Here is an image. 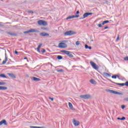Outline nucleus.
Instances as JSON below:
<instances>
[{
  "mask_svg": "<svg viewBox=\"0 0 128 128\" xmlns=\"http://www.w3.org/2000/svg\"><path fill=\"white\" fill-rule=\"evenodd\" d=\"M61 52H63L68 56L69 58H74V55L72 54V52H70V51L66 50H61Z\"/></svg>",
  "mask_w": 128,
  "mask_h": 128,
  "instance_id": "nucleus-1",
  "label": "nucleus"
},
{
  "mask_svg": "<svg viewBox=\"0 0 128 128\" xmlns=\"http://www.w3.org/2000/svg\"><path fill=\"white\" fill-rule=\"evenodd\" d=\"M90 64L92 68H94V70H98L100 68V66H98L96 64L94 63L92 61L90 62Z\"/></svg>",
  "mask_w": 128,
  "mask_h": 128,
  "instance_id": "nucleus-2",
  "label": "nucleus"
},
{
  "mask_svg": "<svg viewBox=\"0 0 128 128\" xmlns=\"http://www.w3.org/2000/svg\"><path fill=\"white\" fill-rule=\"evenodd\" d=\"M38 26H48V23L46 22L44 20H38Z\"/></svg>",
  "mask_w": 128,
  "mask_h": 128,
  "instance_id": "nucleus-3",
  "label": "nucleus"
},
{
  "mask_svg": "<svg viewBox=\"0 0 128 128\" xmlns=\"http://www.w3.org/2000/svg\"><path fill=\"white\" fill-rule=\"evenodd\" d=\"M106 92H110V94H122L120 92H118L116 91H114L113 90H110V89H108L106 90Z\"/></svg>",
  "mask_w": 128,
  "mask_h": 128,
  "instance_id": "nucleus-4",
  "label": "nucleus"
},
{
  "mask_svg": "<svg viewBox=\"0 0 128 128\" xmlns=\"http://www.w3.org/2000/svg\"><path fill=\"white\" fill-rule=\"evenodd\" d=\"M58 48H68V45L64 42H60L58 44Z\"/></svg>",
  "mask_w": 128,
  "mask_h": 128,
  "instance_id": "nucleus-5",
  "label": "nucleus"
},
{
  "mask_svg": "<svg viewBox=\"0 0 128 128\" xmlns=\"http://www.w3.org/2000/svg\"><path fill=\"white\" fill-rule=\"evenodd\" d=\"M81 98H84V100H88V98H90V94H85L80 96Z\"/></svg>",
  "mask_w": 128,
  "mask_h": 128,
  "instance_id": "nucleus-6",
  "label": "nucleus"
},
{
  "mask_svg": "<svg viewBox=\"0 0 128 128\" xmlns=\"http://www.w3.org/2000/svg\"><path fill=\"white\" fill-rule=\"evenodd\" d=\"M65 36H72V34H76V32L72 31H68L65 32Z\"/></svg>",
  "mask_w": 128,
  "mask_h": 128,
  "instance_id": "nucleus-7",
  "label": "nucleus"
},
{
  "mask_svg": "<svg viewBox=\"0 0 128 128\" xmlns=\"http://www.w3.org/2000/svg\"><path fill=\"white\" fill-rule=\"evenodd\" d=\"M30 32H38V30L36 29L32 28L28 31L24 32V34H28Z\"/></svg>",
  "mask_w": 128,
  "mask_h": 128,
  "instance_id": "nucleus-8",
  "label": "nucleus"
},
{
  "mask_svg": "<svg viewBox=\"0 0 128 128\" xmlns=\"http://www.w3.org/2000/svg\"><path fill=\"white\" fill-rule=\"evenodd\" d=\"M73 124H74V126H80V122L76 120V119H74L73 120Z\"/></svg>",
  "mask_w": 128,
  "mask_h": 128,
  "instance_id": "nucleus-9",
  "label": "nucleus"
},
{
  "mask_svg": "<svg viewBox=\"0 0 128 128\" xmlns=\"http://www.w3.org/2000/svg\"><path fill=\"white\" fill-rule=\"evenodd\" d=\"M4 124V126H8V123H6V120H3L0 122V126Z\"/></svg>",
  "mask_w": 128,
  "mask_h": 128,
  "instance_id": "nucleus-10",
  "label": "nucleus"
},
{
  "mask_svg": "<svg viewBox=\"0 0 128 128\" xmlns=\"http://www.w3.org/2000/svg\"><path fill=\"white\" fill-rule=\"evenodd\" d=\"M40 36H50V34L48 33L43 32H41L40 34Z\"/></svg>",
  "mask_w": 128,
  "mask_h": 128,
  "instance_id": "nucleus-11",
  "label": "nucleus"
},
{
  "mask_svg": "<svg viewBox=\"0 0 128 128\" xmlns=\"http://www.w3.org/2000/svg\"><path fill=\"white\" fill-rule=\"evenodd\" d=\"M5 59L4 60H3L2 62V64H6V62H8V57L6 56V54H5Z\"/></svg>",
  "mask_w": 128,
  "mask_h": 128,
  "instance_id": "nucleus-12",
  "label": "nucleus"
},
{
  "mask_svg": "<svg viewBox=\"0 0 128 128\" xmlns=\"http://www.w3.org/2000/svg\"><path fill=\"white\" fill-rule=\"evenodd\" d=\"M8 75L10 78H16V75L13 74H8Z\"/></svg>",
  "mask_w": 128,
  "mask_h": 128,
  "instance_id": "nucleus-13",
  "label": "nucleus"
},
{
  "mask_svg": "<svg viewBox=\"0 0 128 128\" xmlns=\"http://www.w3.org/2000/svg\"><path fill=\"white\" fill-rule=\"evenodd\" d=\"M90 82L92 84H96V80L94 79H91L90 80Z\"/></svg>",
  "mask_w": 128,
  "mask_h": 128,
  "instance_id": "nucleus-14",
  "label": "nucleus"
},
{
  "mask_svg": "<svg viewBox=\"0 0 128 128\" xmlns=\"http://www.w3.org/2000/svg\"><path fill=\"white\" fill-rule=\"evenodd\" d=\"M42 44H40L38 46V47L37 48V52H40V48H42Z\"/></svg>",
  "mask_w": 128,
  "mask_h": 128,
  "instance_id": "nucleus-15",
  "label": "nucleus"
},
{
  "mask_svg": "<svg viewBox=\"0 0 128 128\" xmlns=\"http://www.w3.org/2000/svg\"><path fill=\"white\" fill-rule=\"evenodd\" d=\"M32 80L34 82H40V78H36V77H32Z\"/></svg>",
  "mask_w": 128,
  "mask_h": 128,
  "instance_id": "nucleus-16",
  "label": "nucleus"
},
{
  "mask_svg": "<svg viewBox=\"0 0 128 128\" xmlns=\"http://www.w3.org/2000/svg\"><path fill=\"white\" fill-rule=\"evenodd\" d=\"M8 90V88L2 86H0V90Z\"/></svg>",
  "mask_w": 128,
  "mask_h": 128,
  "instance_id": "nucleus-17",
  "label": "nucleus"
},
{
  "mask_svg": "<svg viewBox=\"0 0 128 128\" xmlns=\"http://www.w3.org/2000/svg\"><path fill=\"white\" fill-rule=\"evenodd\" d=\"M113 84H117L118 86H124V83H116L114 82H112Z\"/></svg>",
  "mask_w": 128,
  "mask_h": 128,
  "instance_id": "nucleus-18",
  "label": "nucleus"
},
{
  "mask_svg": "<svg viewBox=\"0 0 128 128\" xmlns=\"http://www.w3.org/2000/svg\"><path fill=\"white\" fill-rule=\"evenodd\" d=\"M104 78H108V76L110 77V74H109L108 73L106 72H104Z\"/></svg>",
  "mask_w": 128,
  "mask_h": 128,
  "instance_id": "nucleus-19",
  "label": "nucleus"
},
{
  "mask_svg": "<svg viewBox=\"0 0 128 128\" xmlns=\"http://www.w3.org/2000/svg\"><path fill=\"white\" fill-rule=\"evenodd\" d=\"M68 106H69V108L71 110H72V108H74V106H72V103H70V102H68Z\"/></svg>",
  "mask_w": 128,
  "mask_h": 128,
  "instance_id": "nucleus-20",
  "label": "nucleus"
},
{
  "mask_svg": "<svg viewBox=\"0 0 128 128\" xmlns=\"http://www.w3.org/2000/svg\"><path fill=\"white\" fill-rule=\"evenodd\" d=\"M108 22H110L109 20H104L102 22V26H104V25L106 24H108Z\"/></svg>",
  "mask_w": 128,
  "mask_h": 128,
  "instance_id": "nucleus-21",
  "label": "nucleus"
},
{
  "mask_svg": "<svg viewBox=\"0 0 128 128\" xmlns=\"http://www.w3.org/2000/svg\"><path fill=\"white\" fill-rule=\"evenodd\" d=\"M88 14H86V12L83 14V18H82L84 20V18H88Z\"/></svg>",
  "mask_w": 128,
  "mask_h": 128,
  "instance_id": "nucleus-22",
  "label": "nucleus"
},
{
  "mask_svg": "<svg viewBox=\"0 0 128 128\" xmlns=\"http://www.w3.org/2000/svg\"><path fill=\"white\" fill-rule=\"evenodd\" d=\"M0 78H6V75H4V74H0Z\"/></svg>",
  "mask_w": 128,
  "mask_h": 128,
  "instance_id": "nucleus-23",
  "label": "nucleus"
},
{
  "mask_svg": "<svg viewBox=\"0 0 128 128\" xmlns=\"http://www.w3.org/2000/svg\"><path fill=\"white\" fill-rule=\"evenodd\" d=\"M116 76H118V78H120V76L118 75H114L112 76V78H116Z\"/></svg>",
  "mask_w": 128,
  "mask_h": 128,
  "instance_id": "nucleus-24",
  "label": "nucleus"
},
{
  "mask_svg": "<svg viewBox=\"0 0 128 128\" xmlns=\"http://www.w3.org/2000/svg\"><path fill=\"white\" fill-rule=\"evenodd\" d=\"M72 18H74V16H68V17L66 18V20H70V19H72Z\"/></svg>",
  "mask_w": 128,
  "mask_h": 128,
  "instance_id": "nucleus-25",
  "label": "nucleus"
},
{
  "mask_svg": "<svg viewBox=\"0 0 128 128\" xmlns=\"http://www.w3.org/2000/svg\"><path fill=\"white\" fill-rule=\"evenodd\" d=\"M30 128H44V127H40L36 126H30Z\"/></svg>",
  "mask_w": 128,
  "mask_h": 128,
  "instance_id": "nucleus-26",
  "label": "nucleus"
},
{
  "mask_svg": "<svg viewBox=\"0 0 128 128\" xmlns=\"http://www.w3.org/2000/svg\"><path fill=\"white\" fill-rule=\"evenodd\" d=\"M57 58H58V60H62V56H57Z\"/></svg>",
  "mask_w": 128,
  "mask_h": 128,
  "instance_id": "nucleus-27",
  "label": "nucleus"
},
{
  "mask_svg": "<svg viewBox=\"0 0 128 128\" xmlns=\"http://www.w3.org/2000/svg\"><path fill=\"white\" fill-rule=\"evenodd\" d=\"M6 82H0V86H4V84H6Z\"/></svg>",
  "mask_w": 128,
  "mask_h": 128,
  "instance_id": "nucleus-28",
  "label": "nucleus"
},
{
  "mask_svg": "<svg viewBox=\"0 0 128 128\" xmlns=\"http://www.w3.org/2000/svg\"><path fill=\"white\" fill-rule=\"evenodd\" d=\"M86 14H87L88 16L92 15V12H86Z\"/></svg>",
  "mask_w": 128,
  "mask_h": 128,
  "instance_id": "nucleus-29",
  "label": "nucleus"
},
{
  "mask_svg": "<svg viewBox=\"0 0 128 128\" xmlns=\"http://www.w3.org/2000/svg\"><path fill=\"white\" fill-rule=\"evenodd\" d=\"M57 72H64V70L60 69L59 70H58Z\"/></svg>",
  "mask_w": 128,
  "mask_h": 128,
  "instance_id": "nucleus-30",
  "label": "nucleus"
},
{
  "mask_svg": "<svg viewBox=\"0 0 128 128\" xmlns=\"http://www.w3.org/2000/svg\"><path fill=\"white\" fill-rule=\"evenodd\" d=\"M7 34H10V36H14V34H12V32H7Z\"/></svg>",
  "mask_w": 128,
  "mask_h": 128,
  "instance_id": "nucleus-31",
  "label": "nucleus"
},
{
  "mask_svg": "<svg viewBox=\"0 0 128 128\" xmlns=\"http://www.w3.org/2000/svg\"><path fill=\"white\" fill-rule=\"evenodd\" d=\"M80 41H76V46H80Z\"/></svg>",
  "mask_w": 128,
  "mask_h": 128,
  "instance_id": "nucleus-32",
  "label": "nucleus"
},
{
  "mask_svg": "<svg viewBox=\"0 0 128 128\" xmlns=\"http://www.w3.org/2000/svg\"><path fill=\"white\" fill-rule=\"evenodd\" d=\"M74 18H79L80 17V15L78 14V15H75V16H73Z\"/></svg>",
  "mask_w": 128,
  "mask_h": 128,
  "instance_id": "nucleus-33",
  "label": "nucleus"
},
{
  "mask_svg": "<svg viewBox=\"0 0 128 128\" xmlns=\"http://www.w3.org/2000/svg\"><path fill=\"white\" fill-rule=\"evenodd\" d=\"M88 44H85V48H86V50H88Z\"/></svg>",
  "mask_w": 128,
  "mask_h": 128,
  "instance_id": "nucleus-34",
  "label": "nucleus"
},
{
  "mask_svg": "<svg viewBox=\"0 0 128 128\" xmlns=\"http://www.w3.org/2000/svg\"><path fill=\"white\" fill-rule=\"evenodd\" d=\"M0 26H4V24L2 22H0Z\"/></svg>",
  "mask_w": 128,
  "mask_h": 128,
  "instance_id": "nucleus-35",
  "label": "nucleus"
},
{
  "mask_svg": "<svg viewBox=\"0 0 128 128\" xmlns=\"http://www.w3.org/2000/svg\"><path fill=\"white\" fill-rule=\"evenodd\" d=\"M120 40V36L118 35V37H117V38L116 40V42H118V40Z\"/></svg>",
  "mask_w": 128,
  "mask_h": 128,
  "instance_id": "nucleus-36",
  "label": "nucleus"
},
{
  "mask_svg": "<svg viewBox=\"0 0 128 128\" xmlns=\"http://www.w3.org/2000/svg\"><path fill=\"white\" fill-rule=\"evenodd\" d=\"M42 54H44V52H46V50L42 49Z\"/></svg>",
  "mask_w": 128,
  "mask_h": 128,
  "instance_id": "nucleus-37",
  "label": "nucleus"
},
{
  "mask_svg": "<svg viewBox=\"0 0 128 128\" xmlns=\"http://www.w3.org/2000/svg\"><path fill=\"white\" fill-rule=\"evenodd\" d=\"M124 86H128V82H126L124 84Z\"/></svg>",
  "mask_w": 128,
  "mask_h": 128,
  "instance_id": "nucleus-38",
  "label": "nucleus"
},
{
  "mask_svg": "<svg viewBox=\"0 0 128 128\" xmlns=\"http://www.w3.org/2000/svg\"><path fill=\"white\" fill-rule=\"evenodd\" d=\"M124 100L125 102H128V98H124Z\"/></svg>",
  "mask_w": 128,
  "mask_h": 128,
  "instance_id": "nucleus-39",
  "label": "nucleus"
},
{
  "mask_svg": "<svg viewBox=\"0 0 128 128\" xmlns=\"http://www.w3.org/2000/svg\"><path fill=\"white\" fill-rule=\"evenodd\" d=\"M121 108H122V110H124L126 108V106H124V105H122L121 106Z\"/></svg>",
  "mask_w": 128,
  "mask_h": 128,
  "instance_id": "nucleus-40",
  "label": "nucleus"
},
{
  "mask_svg": "<svg viewBox=\"0 0 128 128\" xmlns=\"http://www.w3.org/2000/svg\"><path fill=\"white\" fill-rule=\"evenodd\" d=\"M126 120V118L124 117H122L121 118L120 120Z\"/></svg>",
  "mask_w": 128,
  "mask_h": 128,
  "instance_id": "nucleus-41",
  "label": "nucleus"
},
{
  "mask_svg": "<svg viewBox=\"0 0 128 128\" xmlns=\"http://www.w3.org/2000/svg\"><path fill=\"white\" fill-rule=\"evenodd\" d=\"M98 28H102V24H98Z\"/></svg>",
  "mask_w": 128,
  "mask_h": 128,
  "instance_id": "nucleus-42",
  "label": "nucleus"
},
{
  "mask_svg": "<svg viewBox=\"0 0 128 128\" xmlns=\"http://www.w3.org/2000/svg\"><path fill=\"white\" fill-rule=\"evenodd\" d=\"M124 60H128V57H126L124 58Z\"/></svg>",
  "mask_w": 128,
  "mask_h": 128,
  "instance_id": "nucleus-43",
  "label": "nucleus"
},
{
  "mask_svg": "<svg viewBox=\"0 0 128 128\" xmlns=\"http://www.w3.org/2000/svg\"><path fill=\"white\" fill-rule=\"evenodd\" d=\"M49 100H50L52 102L54 100V98H52L50 97H49Z\"/></svg>",
  "mask_w": 128,
  "mask_h": 128,
  "instance_id": "nucleus-44",
  "label": "nucleus"
},
{
  "mask_svg": "<svg viewBox=\"0 0 128 128\" xmlns=\"http://www.w3.org/2000/svg\"><path fill=\"white\" fill-rule=\"evenodd\" d=\"M28 12H29V14H34L32 11H28Z\"/></svg>",
  "mask_w": 128,
  "mask_h": 128,
  "instance_id": "nucleus-45",
  "label": "nucleus"
},
{
  "mask_svg": "<svg viewBox=\"0 0 128 128\" xmlns=\"http://www.w3.org/2000/svg\"><path fill=\"white\" fill-rule=\"evenodd\" d=\"M107 28H108V26L104 27V30H106Z\"/></svg>",
  "mask_w": 128,
  "mask_h": 128,
  "instance_id": "nucleus-46",
  "label": "nucleus"
},
{
  "mask_svg": "<svg viewBox=\"0 0 128 128\" xmlns=\"http://www.w3.org/2000/svg\"><path fill=\"white\" fill-rule=\"evenodd\" d=\"M76 14H80V11L78 10L76 12Z\"/></svg>",
  "mask_w": 128,
  "mask_h": 128,
  "instance_id": "nucleus-47",
  "label": "nucleus"
},
{
  "mask_svg": "<svg viewBox=\"0 0 128 128\" xmlns=\"http://www.w3.org/2000/svg\"><path fill=\"white\" fill-rule=\"evenodd\" d=\"M88 48L89 50H92V46H89V47Z\"/></svg>",
  "mask_w": 128,
  "mask_h": 128,
  "instance_id": "nucleus-48",
  "label": "nucleus"
},
{
  "mask_svg": "<svg viewBox=\"0 0 128 128\" xmlns=\"http://www.w3.org/2000/svg\"><path fill=\"white\" fill-rule=\"evenodd\" d=\"M15 54H18V51H15Z\"/></svg>",
  "mask_w": 128,
  "mask_h": 128,
  "instance_id": "nucleus-49",
  "label": "nucleus"
},
{
  "mask_svg": "<svg viewBox=\"0 0 128 128\" xmlns=\"http://www.w3.org/2000/svg\"><path fill=\"white\" fill-rule=\"evenodd\" d=\"M117 120H121V118H117Z\"/></svg>",
  "mask_w": 128,
  "mask_h": 128,
  "instance_id": "nucleus-50",
  "label": "nucleus"
},
{
  "mask_svg": "<svg viewBox=\"0 0 128 128\" xmlns=\"http://www.w3.org/2000/svg\"><path fill=\"white\" fill-rule=\"evenodd\" d=\"M42 30H45V28H42Z\"/></svg>",
  "mask_w": 128,
  "mask_h": 128,
  "instance_id": "nucleus-51",
  "label": "nucleus"
},
{
  "mask_svg": "<svg viewBox=\"0 0 128 128\" xmlns=\"http://www.w3.org/2000/svg\"><path fill=\"white\" fill-rule=\"evenodd\" d=\"M91 41H92V42H94V40H91Z\"/></svg>",
  "mask_w": 128,
  "mask_h": 128,
  "instance_id": "nucleus-52",
  "label": "nucleus"
},
{
  "mask_svg": "<svg viewBox=\"0 0 128 128\" xmlns=\"http://www.w3.org/2000/svg\"><path fill=\"white\" fill-rule=\"evenodd\" d=\"M0 60H2L0 58Z\"/></svg>",
  "mask_w": 128,
  "mask_h": 128,
  "instance_id": "nucleus-53",
  "label": "nucleus"
},
{
  "mask_svg": "<svg viewBox=\"0 0 128 128\" xmlns=\"http://www.w3.org/2000/svg\"><path fill=\"white\" fill-rule=\"evenodd\" d=\"M25 59H26V58H24Z\"/></svg>",
  "mask_w": 128,
  "mask_h": 128,
  "instance_id": "nucleus-54",
  "label": "nucleus"
},
{
  "mask_svg": "<svg viewBox=\"0 0 128 128\" xmlns=\"http://www.w3.org/2000/svg\"><path fill=\"white\" fill-rule=\"evenodd\" d=\"M116 78H118V76H116Z\"/></svg>",
  "mask_w": 128,
  "mask_h": 128,
  "instance_id": "nucleus-55",
  "label": "nucleus"
}]
</instances>
